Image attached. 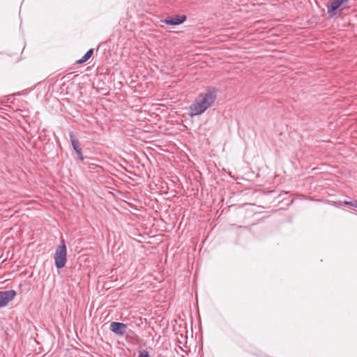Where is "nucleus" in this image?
<instances>
[{
    "label": "nucleus",
    "instance_id": "nucleus-10",
    "mask_svg": "<svg viewBox=\"0 0 357 357\" xmlns=\"http://www.w3.org/2000/svg\"><path fill=\"white\" fill-rule=\"evenodd\" d=\"M149 353L146 350H139L138 351V357H149Z\"/></svg>",
    "mask_w": 357,
    "mask_h": 357
},
{
    "label": "nucleus",
    "instance_id": "nucleus-7",
    "mask_svg": "<svg viewBox=\"0 0 357 357\" xmlns=\"http://www.w3.org/2000/svg\"><path fill=\"white\" fill-rule=\"evenodd\" d=\"M69 136H70V142H71L74 151H75L78 159L81 161H83L84 157L82 155V148L79 146V140L75 137V135L72 132H70L69 134Z\"/></svg>",
    "mask_w": 357,
    "mask_h": 357
},
{
    "label": "nucleus",
    "instance_id": "nucleus-8",
    "mask_svg": "<svg viewBox=\"0 0 357 357\" xmlns=\"http://www.w3.org/2000/svg\"><path fill=\"white\" fill-rule=\"evenodd\" d=\"M93 49L89 50L86 54L78 61H77V63L78 64H82L85 62H86L93 55Z\"/></svg>",
    "mask_w": 357,
    "mask_h": 357
},
{
    "label": "nucleus",
    "instance_id": "nucleus-9",
    "mask_svg": "<svg viewBox=\"0 0 357 357\" xmlns=\"http://www.w3.org/2000/svg\"><path fill=\"white\" fill-rule=\"evenodd\" d=\"M344 204L346 206H350L352 207L357 208V201L356 200H352V201H344Z\"/></svg>",
    "mask_w": 357,
    "mask_h": 357
},
{
    "label": "nucleus",
    "instance_id": "nucleus-1",
    "mask_svg": "<svg viewBox=\"0 0 357 357\" xmlns=\"http://www.w3.org/2000/svg\"><path fill=\"white\" fill-rule=\"evenodd\" d=\"M217 98V89L214 86L208 87L199 94L193 103L189 107V116H195L203 114L214 103Z\"/></svg>",
    "mask_w": 357,
    "mask_h": 357
},
{
    "label": "nucleus",
    "instance_id": "nucleus-4",
    "mask_svg": "<svg viewBox=\"0 0 357 357\" xmlns=\"http://www.w3.org/2000/svg\"><path fill=\"white\" fill-rule=\"evenodd\" d=\"M15 296L16 292L13 289L0 291V307L6 306L9 302L14 299Z\"/></svg>",
    "mask_w": 357,
    "mask_h": 357
},
{
    "label": "nucleus",
    "instance_id": "nucleus-5",
    "mask_svg": "<svg viewBox=\"0 0 357 357\" xmlns=\"http://www.w3.org/2000/svg\"><path fill=\"white\" fill-rule=\"evenodd\" d=\"M128 326L121 322L113 321L110 324L109 330L115 335L123 337L126 334Z\"/></svg>",
    "mask_w": 357,
    "mask_h": 357
},
{
    "label": "nucleus",
    "instance_id": "nucleus-12",
    "mask_svg": "<svg viewBox=\"0 0 357 357\" xmlns=\"http://www.w3.org/2000/svg\"><path fill=\"white\" fill-rule=\"evenodd\" d=\"M330 204H331L332 206H336V204H337V202H330Z\"/></svg>",
    "mask_w": 357,
    "mask_h": 357
},
{
    "label": "nucleus",
    "instance_id": "nucleus-3",
    "mask_svg": "<svg viewBox=\"0 0 357 357\" xmlns=\"http://www.w3.org/2000/svg\"><path fill=\"white\" fill-rule=\"evenodd\" d=\"M350 0H329L326 3L327 13L331 17H336L337 10H342L348 8Z\"/></svg>",
    "mask_w": 357,
    "mask_h": 357
},
{
    "label": "nucleus",
    "instance_id": "nucleus-11",
    "mask_svg": "<svg viewBox=\"0 0 357 357\" xmlns=\"http://www.w3.org/2000/svg\"><path fill=\"white\" fill-rule=\"evenodd\" d=\"M342 204H344V202L340 201V202H337L335 207H340Z\"/></svg>",
    "mask_w": 357,
    "mask_h": 357
},
{
    "label": "nucleus",
    "instance_id": "nucleus-2",
    "mask_svg": "<svg viewBox=\"0 0 357 357\" xmlns=\"http://www.w3.org/2000/svg\"><path fill=\"white\" fill-rule=\"evenodd\" d=\"M67 259V250L64 239L61 238V244L56 248L54 254V263L57 268L65 266Z\"/></svg>",
    "mask_w": 357,
    "mask_h": 357
},
{
    "label": "nucleus",
    "instance_id": "nucleus-6",
    "mask_svg": "<svg viewBox=\"0 0 357 357\" xmlns=\"http://www.w3.org/2000/svg\"><path fill=\"white\" fill-rule=\"evenodd\" d=\"M185 20L186 16L185 15H176L168 16L166 19L162 20V22L167 25L175 26L183 23Z\"/></svg>",
    "mask_w": 357,
    "mask_h": 357
}]
</instances>
